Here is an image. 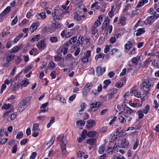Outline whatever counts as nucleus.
<instances>
[{"label":"nucleus","instance_id":"4","mask_svg":"<svg viewBox=\"0 0 159 159\" xmlns=\"http://www.w3.org/2000/svg\"><path fill=\"white\" fill-rule=\"evenodd\" d=\"M64 137H62V139L60 141V145L61 146V148L62 150V153L63 154H65L66 152V143H65V141L63 140Z\"/></svg>","mask_w":159,"mask_h":159},{"label":"nucleus","instance_id":"49","mask_svg":"<svg viewBox=\"0 0 159 159\" xmlns=\"http://www.w3.org/2000/svg\"><path fill=\"white\" fill-rule=\"evenodd\" d=\"M139 143V141L138 139L136 140V142H135V143L134 144L133 149L134 150H135L137 148Z\"/></svg>","mask_w":159,"mask_h":159},{"label":"nucleus","instance_id":"25","mask_svg":"<svg viewBox=\"0 0 159 159\" xmlns=\"http://www.w3.org/2000/svg\"><path fill=\"white\" fill-rule=\"evenodd\" d=\"M137 113L138 114L139 116L138 118L139 119H141L143 117L144 115L143 113V112L142 110H140L138 111H137Z\"/></svg>","mask_w":159,"mask_h":159},{"label":"nucleus","instance_id":"45","mask_svg":"<svg viewBox=\"0 0 159 159\" xmlns=\"http://www.w3.org/2000/svg\"><path fill=\"white\" fill-rule=\"evenodd\" d=\"M37 155V153L36 152H34L32 153L31 156H30V159H34Z\"/></svg>","mask_w":159,"mask_h":159},{"label":"nucleus","instance_id":"43","mask_svg":"<svg viewBox=\"0 0 159 159\" xmlns=\"http://www.w3.org/2000/svg\"><path fill=\"white\" fill-rule=\"evenodd\" d=\"M17 150V145L15 144L12 148V152L13 153H15L16 152Z\"/></svg>","mask_w":159,"mask_h":159},{"label":"nucleus","instance_id":"62","mask_svg":"<svg viewBox=\"0 0 159 159\" xmlns=\"http://www.w3.org/2000/svg\"><path fill=\"white\" fill-rule=\"evenodd\" d=\"M8 139L7 138H5L2 139L1 140V142H0V144L2 145H3L7 141Z\"/></svg>","mask_w":159,"mask_h":159},{"label":"nucleus","instance_id":"37","mask_svg":"<svg viewBox=\"0 0 159 159\" xmlns=\"http://www.w3.org/2000/svg\"><path fill=\"white\" fill-rule=\"evenodd\" d=\"M81 61L84 63H86L89 61V59L88 57H83L81 59Z\"/></svg>","mask_w":159,"mask_h":159},{"label":"nucleus","instance_id":"8","mask_svg":"<svg viewBox=\"0 0 159 159\" xmlns=\"http://www.w3.org/2000/svg\"><path fill=\"white\" fill-rule=\"evenodd\" d=\"M37 47L39 49H43L46 47V44L44 41L41 40L38 43Z\"/></svg>","mask_w":159,"mask_h":159},{"label":"nucleus","instance_id":"47","mask_svg":"<svg viewBox=\"0 0 159 159\" xmlns=\"http://www.w3.org/2000/svg\"><path fill=\"white\" fill-rule=\"evenodd\" d=\"M124 85L123 82H120L116 84V87L120 88L122 87Z\"/></svg>","mask_w":159,"mask_h":159},{"label":"nucleus","instance_id":"19","mask_svg":"<svg viewBox=\"0 0 159 159\" xmlns=\"http://www.w3.org/2000/svg\"><path fill=\"white\" fill-rule=\"evenodd\" d=\"M125 18L124 16L120 17L119 19V23L118 24H120L122 25H125Z\"/></svg>","mask_w":159,"mask_h":159},{"label":"nucleus","instance_id":"41","mask_svg":"<svg viewBox=\"0 0 159 159\" xmlns=\"http://www.w3.org/2000/svg\"><path fill=\"white\" fill-rule=\"evenodd\" d=\"M39 16L42 19H44L46 17V14L45 12H42L39 14Z\"/></svg>","mask_w":159,"mask_h":159},{"label":"nucleus","instance_id":"9","mask_svg":"<svg viewBox=\"0 0 159 159\" xmlns=\"http://www.w3.org/2000/svg\"><path fill=\"white\" fill-rule=\"evenodd\" d=\"M11 8L10 6H8L4 10V11L0 14V17H3L4 15L7 14L10 11Z\"/></svg>","mask_w":159,"mask_h":159},{"label":"nucleus","instance_id":"54","mask_svg":"<svg viewBox=\"0 0 159 159\" xmlns=\"http://www.w3.org/2000/svg\"><path fill=\"white\" fill-rule=\"evenodd\" d=\"M152 61V60H151L150 58H148L147 60H146L145 62H144L145 66H146L148 64L150 63V62Z\"/></svg>","mask_w":159,"mask_h":159},{"label":"nucleus","instance_id":"10","mask_svg":"<svg viewBox=\"0 0 159 159\" xmlns=\"http://www.w3.org/2000/svg\"><path fill=\"white\" fill-rule=\"evenodd\" d=\"M109 23V20L108 18H106L102 26V29L103 30L105 29Z\"/></svg>","mask_w":159,"mask_h":159},{"label":"nucleus","instance_id":"55","mask_svg":"<svg viewBox=\"0 0 159 159\" xmlns=\"http://www.w3.org/2000/svg\"><path fill=\"white\" fill-rule=\"evenodd\" d=\"M45 119V116H39L37 117V119L39 121H43Z\"/></svg>","mask_w":159,"mask_h":159},{"label":"nucleus","instance_id":"44","mask_svg":"<svg viewBox=\"0 0 159 159\" xmlns=\"http://www.w3.org/2000/svg\"><path fill=\"white\" fill-rule=\"evenodd\" d=\"M56 71L55 70L52 71L51 73L50 76L52 79H55L56 77Z\"/></svg>","mask_w":159,"mask_h":159},{"label":"nucleus","instance_id":"32","mask_svg":"<svg viewBox=\"0 0 159 159\" xmlns=\"http://www.w3.org/2000/svg\"><path fill=\"white\" fill-rule=\"evenodd\" d=\"M53 25L55 27V28L56 29H59L61 27V24L58 22H56L55 23H53Z\"/></svg>","mask_w":159,"mask_h":159},{"label":"nucleus","instance_id":"38","mask_svg":"<svg viewBox=\"0 0 159 159\" xmlns=\"http://www.w3.org/2000/svg\"><path fill=\"white\" fill-rule=\"evenodd\" d=\"M23 133L22 132H19L18 133L16 138V139H20L23 136Z\"/></svg>","mask_w":159,"mask_h":159},{"label":"nucleus","instance_id":"34","mask_svg":"<svg viewBox=\"0 0 159 159\" xmlns=\"http://www.w3.org/2000/svg\"><path fill=\"white\" fill-rule=\"evenodd\" d=\"M85 122L84 120H78L76 121L77 125L80 126L84 125L85 124Z\"/></svg>","mask_w":159,"mask_h":159},{"label":"nucleus","instance_id":"1","mask_svg":"<svg viewBox=\"0 0 159 159\" xmlns=\"http://www.w3.org/2000/svg\"><path fill=\"white\" fill-rule=\"evenodd\" d=\"M31 97H29L22 99L18 104V111L19 112L23 111L28 106V103L31 99Z\"/></svg>","mask_w":159,"mask_h":159},{"label":"nucleus","instance_id":"26","mask_svg":"<svg viewBox=\"0 0 159 159\" xmlns=\"http://www.w3.org/2000/svg\"><path fill=\"white\" fill-rule=\"evenodd\" d=\"M11 107V105L9 103L4 104L2 107V109H8Z\"/></svg>","mask_w":159,"mask_h":159},{"label":"nucleus","instance_id":"14","mask_svg":"<svg viewBox=\"0 0 159 159\" xmlns=\"http://www.w3.org/2000/svg\"><path fill=\"white\" fill-rule=\"evenodd\" d=\"M129 145V142L126 139H124L123 140H122L121 145L122 146V147L123 148H126Z\"/></svg>","mask_w":159,"mask_h":159},{"label":"nucleus","instance_id":"60","mask_svg":"<svg viewBox=\"0 0 159 159\" xmlns=\"http://www.w3.org/2000/svg\"><path fill=\"white\" fill-rule=\"evenodd\" d=\"M16 113L12 114L10 116V120H14L16 118Z\"/></svg>","mask_w":159,"mask_h":159},{"label":"nucleus","instance_id":"16","mask_svg":"<svg viewBox=\"0 0 159 159\" xmlns=\"http://www.w3.org/2000/svg\"><path fill=\"white\" fill-rule=\"evenodd\" d=\"M67 46L68 44H64L63 46V48L61 50V52H63L64 55H66L68 49L66 47V46Z\"/></svg>","mask_w":159,"mask_h":159},{"label":"nucleus","instance_id":"51","mask_svg":"<svg viewBox=\"0 0 159 159\" xmlns=\"http://www.w3.org/2000/svg\"><path fill=\"white\" fill-rule=\"evenodd\" d=\"M119 120L121 123H124L126 121L125 118L121 116L119 117Z\"/></svg>","mask_w":159,"mask_h":159},{"label":"nucleus","instance_id":"33","mask_svg":"<svg viewBox=\"0 0 159 159\" xmlns=\"http://www.w3.org/2000/svg\"><path fill=\"white\" fill-rule=\"evenodd\" d=\"M92 34L94 35L97 32L98 30L96 29V28L95 27L93 26L92 28Z\"/></svg>","mask_w":159,"mask_h":159},{"label":"nucleus","instance_id":"48","mask_svg":"<svg viewBox=\"0 0 159 159\" xmlns=\"http://www.w3.org/2000/svg\"><path fill=\"white\" fill-rule=\"evenodd\" d=\"M29 84V82L25 80H23L21 82V85L24 87L26 86L28 84Z\"/></svg>","mask_w":159,"mask_h":159},{"label":"nucleus","instance_id":"20","mask_svg":"<svg viewBox=\"0 0 159 159\" xmlns=\"http://www.w3.org/2000/svg\"><path fill=\"white\" fill-rule=\"evenodd\" d=\"M105 148V145L104 144L102 145L99 148L98 151L100 153H103Z\"/></svg>","mask_w":159,"mask_h":159},{"label":"nucleus","instance_id":"57","mask_svg":"<svg viewBox=\"0 0 159 159\" xmlns=\"http://www.w3.org/2000/svg\"><path fill=\"white\" fill-rule=\"evenodd\" d=\"M118 144L115 143L114 144V147L112 148V149L111 151H110V152H113V150L115 151L117 150L118 149V148H117V147L118 146Z\"/></svg>","mask_w":159,"mask_h":159},{"label":"nucleus","instance_id":"63","mask_svg":"<svg viewBox=\"0 0 159 159\" xmlns=\"http://www.w3.org/2000/svg\"><path fill=\"white\" fill-rule=\"evenodd\" d=\"M76 96V94H73V95L70 96L69 98V101L71 102L75 98Z\"/></svg>","mask_w":159,"mask_h":159},{"label":"nucleus","instance_id":"6","mask_svg":"<svg viewBox=\"0 0 159 159\" xmlns=\"http://www.w3.org/2000/svg\"><path fill=\"white\" fill-rule=\"evenodd\" d=\"M52 15H53V19L54 20H60L63 17V16L62 14L58 13L57 14L56 12H54V13H52Z\"/></svg>","mask_w":159,"mask_h":159},{"label":"nucleus","instance_id":"24","mask_svg":"<svg viewBox=\"0 0 159 159\" xmlns=\"http://www.w3.org/2000/svg\"><path fill=\"white\" fill-rule=\"evenodd\" d=\"M40 6L45 10H47L48 7L47 2H43L41 3L40 4Z\"/></svg>","mask_w":159,"mask_h":159},{"label":"nucleus","instance_id":"50","mask_svg":"<svg viewBox=\"0 0 159 159\" xmlns=\"http://www.w3.org/2000/svg\"><path fill=\"white\" fill-rule=\"evenodd\" d=\"M20 84H17L16 85L13 86L12 88V91H14L18 89L19 88Z\"/></svg>","mask_w":159,"mask_h":159},{"label":"nucleus","instance_id":"35","mask_svg":"<svg viewBox=\"0 0 159 159\" xmlns=\"http://www.w3.org/2000/svg\"><path fill=\"white\" fill-rule=\"evenodd\" d=\"M14 56H12L11 55L10 56H8L7 57L6 60L8 62L11 61L12 60L14 59Z\"/></svg>","mask_w":159,"mask_h":159},{"label":"nucleus","instance_id":"7","mask_svg":"<svg viewBox=\"0 0 159 159\" xmlns=\"http://www.w3.org/2000/svg\"><path fill=\"white\" fill-rule=\"evenodd\" d=\"M87 124L86 126L87 128L89 129L93 127L95 125V122L94 120H89L87 121Z\"/></svg>","mask_w":159,"mask_h":159},{"label":"nucleus","instance_id":"61","mask_svg":"<svg viewBox=\"0 0 159 159\" xmlns=\"http://www.w3.org/2000/svg\"><path fill=\"white\" fill-rule=\"evenodd\" d=\"M126 70L125 68H124L122 70V72L120 73V76H123L125 75L126 73Z\"/></svg>","mask_w":159,"mask_h":159},{"label":"nucleus","instance_id":"3","mask_svg":"<svg viewBox=\"0 0 159 159\" xmlns=\"http://www.w3.org/2000/svg\"><path fill=\"white\" fill-rule=\"evenodd\" d=\"M101 105V104L100 102H93L90 105L91 107L89 109V111L95 112L98 110L99 107Z\"/></svg>","mask_w":159,"mask_h":159},{"label":"nucleus","instance_id":"11","mask_svg":"<svg viewBox=\"0 0 159 159\" xmlns=\"http://www.w3.org/2000/svg\"><path fill=\"white\" fill-rule=\"evenodd\" d=\"M96 142V139L93 138H91L86 140V143L91 145H92Z\"/></svg>","mask_w":159,"mask_h":159},{"label":"nucleus","instance_id":"17","mask_svg":"<svg viewBox=\"0 0 159 159\" xmlns=\"http://www.w3.org/2000/svg\"><path fill=\"white\" fill-rule=\"evenodd\" d=\"M38 27L36 23H33L32 24L30 28V30L31 32V33L34 32Z\"/></svg>","mask_w":159,"mask_h":159},{"label":"nucleus","instance_id":"64","mask_svg":"<svg viewBox=\"0 0 159 159\" xmlns=\"http://www.w3.org/2000/svg\"><path fill=\"white\" fill-rule=\"evenodd\" d=\"M154 103L155 105L154 108L156 109L157 110L159 107V104L158 103L157 101L156 100H155L154 101Z\"/></svg>","mask_w":159,"mask_h":159},{"label":"nucleus","instance_id":"5","mask_svg":"<svg viewBox=\"0 0 159 159\" xmlns=\"http://www.w3.org/2000/svg\"><path fill=\"white\" fill-rule=\"evenodd\" d=\"M106 69L105 68H102V67L99 66L96 69V71L99 76H101L105 72Z\"/></svg>","mask_w":159,"mask_h":159},{"label":"nucleus","instance_id":"13","mask_svg":"<svg viewBox=\"0 0 159 159\" xmlns=\"http://www.w3.org/2000/svg\"><path fill=\"white\" fill-rule=\"evenodd\" d=\"M144 28H140L138 29L137 30V33L136 34V35L137 36H139L141 34L144 33L145 31L144 30Z\"/></svg>","mask_w":159,"mask_h":159},{"label":"nucleus","instance_id":"28","mask_svg":"<svg viewBox=\"0 0 159 159\" xmlns=\"http://www.w3.org/2000/svg\"><path fill=\"white\" fill-rule=\"evenodd\" d=\"M39 125L38 123H35L33 125L32 131H38L39 129Z\"/></svg>","mask_w":159,"mask_h":159},{"label":"nucleus","instance_id":"58","mask_svg":"<svg viewBox=\"0 0 159 159\" xmlns=\"http://www.w3.org/2000/svg\"><path fill=\"white\" fill-rule=\"evenodd\" d=\"M27 20L26 19L23 20L19 24L20 26H22L25 24L27 22Z\"/></svg>","mask_w":159,"mask_h":159},{"label":"nucleus","instance_id":"15","mask_svg":"<svg viewBox=\"0 0 159 159\" xmlns=\"http://www.w3.org/2000/svg\"><path fill=\"white\" fill-rule=\"evenodd\" d=\"M124 111L126 114H130L133 111L135 112V111H133L131 108L127 107L124 108Z\"/></svg>","mask_w":159,"mask_h":159},{"label":"nucleus","instance_id":"46","mask_svg":"<svg viewBox=\"0 0 159 159\" xmlns=\"http://www.w3.org/2000/svg\"><path fill=\"white\" fill-rule=\"evenodd\" d=\"M31 68L32 67L31 66H27L24 71V73L25 74L27 73L31 69Z\"/></svg>","mask_w":159,"mask_h":159},{"label":"nucleus","instance_id":"27","mask_svg":"<svg viewBox=\"0 0 159 159\" xmlns=\"http://www.w3.org/2000/svg\"><path fill=\"white\" fill-rule=\"evenodd\" d=\"M20 49L19 47L17 46H15L13 48L11 49V52H16L19 51Z\"/></svg>","mask_w":159,"mask_h":159},{"label":"nucleus","instance_id":"31","mask_svg":"<svg viewBox=\"0 0 159 159\" xmlns=\"http://www.w3.org/2000/svg\"><path fill=\"white\" fill-rule=\"evenodd\" d=\"M50 41L52 43H55L57 41V39L56 37H51L50 39Z\"/></svg>","mask_w":159,"mask_h":159},{"label":"nucleus","instance_id":"59","mask_svg":"<svg viewBox=\"0 0 159 159\" xmlns=\"http://www.w3.org/2000/svg\"><path fill=\"white\" fill-rule=\"evenodd\" d=\"M80 52V48H77L75 51L74 53V55L75 56H77L79 54Z\"/></svg>","mask_w":159,"mask_h":159},{"label":"nucleus","instance_id":"53","mask_svg":"<svg viewBox=\"0 0 159 159\" xmlns=\"http://www.w3.org/2000/svg\"><path fill=\"white\" fill-rule=\"evenodd\" d=\"M28 140L27 139H23L20 141V145H24L27 142Z\"/></svg>","mask_w":159,"mask_h":159},{"label":"nucleus","instance_id":"29","mask_svg":"<svg viewBox=\"0 0 159 159\" xmlns=\"http://www.w3.org/2000/svg\"><path fill=\"white\" fill-rule=\"evenodd\" d=\"M40 35H37L35 36H34L33 38H32L31 40L32 42L37 41L39 40V37H40Z\"/></svg>","mask_w":159,"mask_h":159},{"label":"nucleus","instance_id":"30","mask_svg":"<svg viewBox=\"0 0 159 159\" xmlns=\"http://www.w3.org/2000/svg\"><path fill=\"white\" fill-rule=\"evenodd\" d=\"M80 107H81V109L79 111L82 112L84 111V109H85L86 107L85 103L83 102L82 104L81 105Z\"/></svg>","mask_w":159,"mask_h":159},{"label":"nucleus","instance_id":"42","mask_svg":"<svg viewBox=\"0 0 159 159\" xmlns=\"http://www.w3.org/2000/svg\"><path fill=\"white\" fill-rule=\"evenodd\" d=\"M92 87V85L91 84V83H88L84 87L85 88L88 89V90H90V89H91Z\"/></svg>","mask_w":159,"mask_h":159},{"label":"nucleus","instance_id":"23","mask_svg":"<svg viewBox=\"0 0 159 159\" xmlns=\"http://www.w3.org/2000/svg\"><path fill=\"white\" fill-rule=\"evenodd\" d=\"M150 109V106L148 105H146L143 109V112L145 114H147Z\"/></svg>","mask_w":159,"mask_h":159},{"label":"nucleus","instance_id":"2","mask_svg":"<svg viewBox=\"0 0 159 159\" xmlns=\"http://www.w3.org/2000/svg\"><path fill=\"white\" fill-rule=\"evenodd\" d=\"M151 86V84L149 81H144L143 82L141 86V88L143 91H145L146 94L148 93L150 90L149 87Z\"/></svg>","mask_w":159,"mask_h":159},{"label":"nucleus","instance_id":"21","mask_svg":"<svg viewBox=\"0 0 159 159\" xmlns=\"http://www.w3.org/2000/svg\"><path fill=\"white\" fill-rule=\"evenodd\" d=\"M103 83L105 84V85L103 86V88L104 89H106L108 86V85L111 83V81L109 80H106L104 81Z\"/></svg>","mask_w":159,"mask_h":159},{"label":"nucleus","instance_id":"36","mask_svg":"<svg viewBox=\"0 0 159 159\" xmlns=\"http://www.w3.org/2000/svg\"><path fill=\"white\" fill-rule=\"evenodd\" d=\"M89 91V90H88V89L87 88H85L84 87V89L83 90L82 93L83 95L84 96H85L87 93H88V92Z\"/></svg>","mask_w":159,"mask_h":159},{"label":"nucleus","instance_id":"56","mask_svg":"<svg viewBox=\"0 0 159 159\" xmlns=\"http://www.w3.org/2000/svg\"><path fill=\"white\" fill-rule=\"evenodd\" d=\"M91 54V52L89 50H88L86 52H85L84 54V55L87 57H89L90 56Z\"/></svg>","mask_w":159,"mask_h":159},{"label":"nucleus","instance_id":"39","mask_svg":"<svg viewBox=\"0 0 159 159\" xmlns=\"http://www.w3.org/2000/svg\"><path fill=\"white\" fill-rule=\"evenodd\" d=\"M13 42L11 41H9L7 43L6 48H10Z\"/></svg>","mask_w":159,"mask_h":159},{"label":"nucleus","instance_id":"22","mask_svg":"<svg viewBox=\"0 0 159 159\" xmlns=\"http://www.w3.org/2000/svg\"><path fill=\"white\" fill-rule=\"evenodd\" d=\"M96 134L95 131H91L89 132L87 134V135L89 137H92L95 136Z\"/></svg>","mask_w":159,"mask_h":159},{"label":"nucleus","instance_id":"40","mask_svg":"<svg viewBox=\"0 0 159 159\" xmlns=\"http://www.w3.org/2000/svg\"><path fill=\"white\" fill-rule=\"evenodd\" d=\"M17 21V16H16L14 19L12 20L11 23V25H15Z\"/></svg>","mask_w":159,"mask_h":159},{"label":"nucleus","instance_id":"18","mask_svg":"<svg viewBox=\"0 0 159 159\" xmlns=\"http://www.w3.org/2000/svg\"><path fill=\"white\" fill-rule=\"evenodd\" d=\"M132 43L130 41H128L127 43L125 45V49H129L132 47Z\"/></svg>","mask_w":159,"mask_h":159},{"label":"nucleus","instance_id":"12","mask_svg":"<svg viewBox=\"0 0 159 159\" xmlns=\"http://www.w3.org/2000/svg\"><path fill=\"white\" fill-rule=\"evenodd\" d=\"M140 58L139 57H137L133 58L131 60V61L133 63H134L136 65H138L139 61H140ZM139 64L140 63H139Z\"/></svg>","mask_w":159,"mask_h":159},{"label":"nucleus","instance_id":"52","mask_svg":"<svg viewBox=\"0 0 159 159\" xmlns=\"http://www.w3.org/2000/svg\"><path fill=\"white\" fill-rule=\"evenodd\" d=\"M116 39L115 37H111L110 39V42L111 43H113L116 41Z\"/></svg>","mask_w":159,"mask_h":159}]
</instances>
